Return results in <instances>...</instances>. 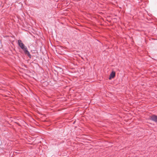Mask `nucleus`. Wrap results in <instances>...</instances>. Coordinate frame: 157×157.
<instances>
[{
    "mask_svg": "<svg viewBox=\"0 0 157 157\" xmlns=\"http://www.w3.org/2000/svg\"><path fill=\"white\" fill-rule=\"evenodd\" d=\"M115 75V72L114 71H112L110 75L109 79H111L114 77Z\"/></svg>",
    "mask_w": 157,
    "mask_h": 157,
    "instance_id": "3",
    "label": "nucleus"
},
{
    "mask_svg": "<svg viewBox=\"0 0 157 157\" xmlns=\"http://www.w3.org/2000/svg\"><path fill=\"white\" fill-rule=\"evenodd\" d=\"M151 119L152 120L157 122V116L153 115L151 117Z\"/></svg>",
    "mask_w": 157,
    "mask_h": 157,
    "instance_id": "2",
    "label": "nucleus"
},
{
    "mask_svg": "<svg viewBox=\"0 0 157 157\" xmlns=\"http://www.w3.org/2000/svg\"><path fill=\"white\" fill-rule=\"evenodd\" d=\"M18 44L19 46L20 47V48L24 51L25 54L27 55L28 56L30 57L31 55L29 52L28 51L27 47L22 42L21 40H18Z\"/></svg>",
    "mask_w": 157,
    "mask_h": 157,
    "instance_id": "1",
    "label": "nucleus"
}]
</instances>
